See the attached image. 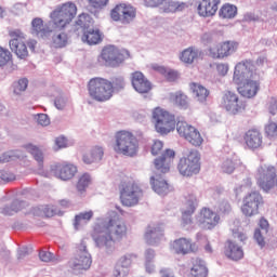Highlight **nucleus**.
<instances>
[{"label":"nucleus","mask_w":277,"mask_h":277,"mask_svg":"<svg viewBox=\"0 0 277 277\" xmlns=\"http://www.w3.org/2000/svg\"><path fill=\"white\" fill-rule=\"evenodd\" d=\"M127 224L120 217V214L111 212L104 230L94 233L92 237L96 248L104 250L106 254H110L116 250V241H122L127 237Z\"/></svg>","instance_id":"1"},{"label":"nucleus","mask_w":277,"mask_h":277,"mask_svg":"<svg viewBox=\"0 0 277 277\" xmlns=\"http://www.w3.org/2000/svg\"><path fill=\"white\" fill-rule=\"evenodd\" d=\"M256 68L250 60L239 62L234 69L233 81L238 87V92L245 98H254L261 90V82L255 80Z\"/></svg>","instance_id":"2"},{"label":"nucleus","mask_w":277,"mask_h":277,"mask_svg":"<svg viewBox=\"0 0 277 277\" xmlns=\"http://www.w3.org/2000/svg\"><path fill=\"white\" fill-rule=\"evenodd\" d=\"M113 148L117 155L135 157L140 150V141H137V137L133 135V132L120 130L115 134V144Z\"/></svg>","instance_id":"3"},{"label":"nucleus","mask_w":277,"mask_h":277,"mask_svg":"<svg viewBox=\"0 0 277 277\" xmlns=\"http://www.w3.org/2000/svg\"><path fill=\"white\" fill-rule=\"evenodd\" d=\"M75 16H77V4L65 2L50 13V25H53L54 29H66L75 21Z\"/></svg>","instance_id":"4"},{"label":"nucleus","mask_w":277,"mask_h":277,"mask_svg":"<svg viewBox=\"0 0 277 277\" xmlns=\"http://www.w3.org/2000/svg\"><path fill=\"white\" fill-rule=\"evenodd\" d=\"M88 94L96 103H107L111 101V81L102 77L91 78L88 82Z\"/></svg>","instance_id":"5"},{"label":"nucleus","mask_w":277,"mask_h":277,"mask_svg":"<svg viewBox=\"0 0 277 277\" xmlns=\"http://www.w3.org/2000/svg\"><path fill=\"white\" fill-rule=\"evenodd\" d=\"M120 201L123 207H135L138 205L140 199L144 196L142 187L133 179L127 177L121 182L120 186Z\"/></svg>","instance_id":"6"},{"label":"nucleus","mask_w":277,"mask_h":277,"mask_svg":"<svg viewBox=\"0 0 277 277\" xmlns=\"http://www.w3.org/2000/svg\"><path fill=\"white\" fill-rule=\"evenodd\" d=\"M9 36L12 38L9 42L11 50L19 57V60H25L27 55H29V51L27 50V44L30 51H36V44L38 41L30 39L27 41V37L19 29L12 30L9 32Z\"/></svg>","instance_id":"7"},{"label":"nucleus","mask_w":277,"mask_h":277,"mask_svg":"<svg viewBox=\"0 0 277 277\" xmlns=\"http://www.w3.org/2000/svg\"><path fill=\"white\" fill-rule=\"evenodd\" d=\"M130 57L131 53H129V50H120L116 45H106L102 49L98 62L103 63L104 66L116 68L120 66L124 60H129Z\"/></svg>","instance_id":"8"},{"label":"nucleus","mask_w":277,"mask_h":277,"mask_svg":"<svg viewBox=\"0 0 277 277\" xmlns=\"http://www.w3.org/2000/svg\"><path fill=\"white\" fill-rule=\"evenodd\" d=\"M151 120L156 131L160 135H168L174 131V115L161 107L154 108Z\"/></svg>","instance_id":"9"},{"label":"nucleus","mask_w":277,"mask_h":277,"mask_svg":"<svg viewBox=\"0 0 277 277\" xmlns=\"http://www.w3.org/2000/svg\"><path fill=\"white\" fill-rule=\"evenodd\" d=\"M68 268L75 274H81V272H88L92 267V255L88 252L84 245H80L76 248L74 256L68 261Z\"/></svg>","instance_id":"10"},{"label":"nucleus","mask_w":277,"mask_h":277,"mask_svg":"<svg viewBox=\"0 0 277 277\" xmlns=\"http://www.w3.org/2000/svg\"><path fill=\"white\" fill-rule=\"evenodd\" d=\"M177 170L182 176L200 174V153L192 149L186 157L180 159Z\"/></svg>","instance_id":"11"},{"label":"nucleus","mask_w":277,"mask_h":277,"mask_svg":"<svg viewBox=\"0 0 277 277\" xmlns=\"http://www.w3.org/2000/svg\"><path fill=\"white\" fill-rule=\"evenodd\" d=\"M265 205V199L259 190H253L247 194L242 199L241 213L246 217H252L253 215H259V209Z\"/></svg>","instance_id":"12"},{"label":"nucleus","mask_w":277,"mask_h":277,"mask_svg":"<svg viewBox=\"0 0 277 277\" xmlns=\"http://www.w3.org/2000/svg\"><path fill=\"white\" fill-rule=\"evenodd\" d=\"M176 132L180 137H184L188 144L195 146V148L200 147L203 144L205 138L196 127L187 123V121H177L176 123Z\"/></svg>","instance_id":"13"},{"label":"nucleus","mask_w":277,"mask_h":277,"mask_svg":"<svg viewBox=\"0 0 277 277\" xmlns=\"http://www.w3.org/2000/svg\"><path fill=\"white\" fill-rule=\"evenodd\" d=\"M135 16H137V10L127 3H119L110 11L111 21L122 25H130V23L135 21Z\"/></svg>","instance_id":"14"},{"label":"nucleus","mask_w":277,"mask_h":277,"mask_svg":"<svg viewBox=\"0 0 277 277\" xmlns=\"http://www.w3.org/2000/svg\"><path fill=\"white\" fill-rule=\"evenodd\" d=\"M239 42L235 40H226L209 48V55L212 60H226L234 53H237Z\"/></svg>","instance_id":"15"},{"label":"nucleus","mask_w":277,"mask_h":277,"mask_svg":"<svg viewBox=\"0 0 277 277\" xmlns=\"http://www.w3.org/2000/svg\"><path fill=\"white\" fill-rule=\"evenodd\" d=\"M221 107L228 111V114L237 116V114H241V111L246 110V102L239 98L237 93L226 91L222 96Z\"/></svg>","instance_id":"16"},{"label":"nucleus","mask_w":277,"mask_h":277,"mask_svg":"<svg viewBox=\"0 0 277 277\" xmlns=\"http://www.w3.org/2000/svg\"><path fill=\"white\" fill-rule=\"evenodd\" d=\"M198 222L203 230H213L220 224V214L209 208H202Z\"/></svg>","instance_id":"17"},{"label":"nucleus","mask_w":277,"mask_h":277,"mask_svg":"<svg viewBox=\"0 0 277 277\" xmlns=\"http://www.w3.org/2000/svg\"><path fill=\"white\" fill-rule=\"evenodd\" d=\"M243 142L250 150H256L263 146V133L256 128L249 129L243 134Z\"/></svg>","instance_id":"18"},{"label":"nucleus","mask_w":277,"mask_h":277,"mask_svg":"<svg viewBox=\"0 0 277 277\" xmlns=\"http://www.w3.org/2000/svg\"><path fill=\"white\" fill-rule=\"evenodd\" d=\"M132 87L138 94H148L153 90V84L142 71H134L131 77Z\"/></svg>","instance_id":"19"},{"label":"nucleus","mask_w":277,"mask_h":277,"mask_svg":"<svg viewBox=\"0 0 277 277\" xmlns=\"http://www.w3.org/2000/svg\"><path fill=\"white\" fill-rule=\"evenodd\" d=\"M54 174L56 179H61V181H70V179H75V175L78 172L77 166L69 162H62L54 166Z\"/></svg>","instance_id":"20"},{"label":"nucleus","mask_w":277,"mask_h":277,"mask_svg":"<svg viewBox=\"0 0 277 277\" xmlns=\"http://www.w3.org/2000/svg\"><path fill=\"white\" fill-rule=\"evenodd\" d=\"M174 159V150L166 149L164 153L154 160V166L157 172L160 174H168L170 172V166H172V160Z\"/></svg>","instance_id":"21"},{"label":"nucleus","mask_w":277,"mask_h":277,"mask_svg":"<svg viewBox=\"0 0 277 277\" xmlns=\"http://www.w3.org/2000/svg\"><path fill=\"white\" fill-rule=\"evenodd\" d=\"M81 41L89 47L103 42V32L98 28H87L82 30Z\"/></svg>","instance_id":"22"},{"label":"nucleus","mask_w":277,"mask_h":277,"mask_svg":"<svg viewBox=\"0 0 277 277\" xmlns=\"http://www.w3.org/2000/svg\"><path fill=\"white\" fill-rule=\"evenodd\" d=\"M221 0H201L197 8L199 16L209 17L215 16Z\"/></svg>","instance_id":"23"},{"label":"nucleus","mask_w":277,"mask_h":277,"mask_svg":"<svg viewBox=\"0 0 277 277\" xmlns=\"http://www.w3.org/2000/svg\"><path fill=\"white\" fill-rule=\"evenodd\" d=\"M209 268L200 259H193L189 269L186 272L185 277H208Z\"/></svg>","instance_id":"24"},{"label":"nucleus","mask_w":277,"mask_h":277,"mask_svg":"<svg viewBox=\"0 0 277 277\" xmlns=\"http://www.w3.org/2000/svg\"><path fill=\"white\" fill-rule=\"evenodd\" d=\"M32 34L37 36V38H41L42 40H47V38H51L53 34V29L49 28V26H44V21L42 18L37 17L31 22Z\"/></svg>","instance_id":"25"},{"label":"nucleus","mask_w":277,"mask_h":277,"mask_svg":"<svg viewBox=\"0 0 277 277\" xmlns=\"http://www.w3.org/2000/svg\"><path fill=\"white\" fill-rule=\"evenodd\" d=\"M145 240L147 246L157 248L163 241V230L160 227L148 226L145 233Z\"/></svg>","instance_id":"26"},{"label":"nucleus","mask_w":277,"mask_h":277,"mask_svg":"<svg viewBox=\"0 0 277 277\" xmlns=\"http://www.w3.org/2000/svg\"><path fill=\"white\" fill-rule=\"evenodd\" d=\"M225 256L232 261H241L243 259V249L232 240H227L225 245Z\"/></svg>","instance_id":"27"},{"label":"nucleus","mask_w":277,"mask_h":277,"mask_svg":"<svg viewBox=\"0 0 277 277\" xmlns=\"http://www.w3.org/2000/svg\"><path fill=\"white\" fill-rule=\"evenodd\" d=\"M150 183L154 192L156 194H159V196H166L168 192H170V185L166 180H162L159 174H155L154 176L150 177Z\"/></svg>","instance_id":"28"},{"label":"nucleus","mask_w":277,"mask_h":277,"mask_svg":"<svg viewBox=\"0 0 277 277\" xmlns=\"http://www.w3.org/2000/svg\"><path fill=\"white\" fill-rule=\"evenodd\" d=\"M200 57H202V51L189 47L181 53L180 60L184 64H194L197 60H200Z\"/></svg>","instance_id":"29"},{"label":"nucleus","mask_w":277,"mask_h":277,"mask_svg":"<svg viewBox=\"0 0 277 277\" xmlns=\"http://www.w3.org/2000/svg\"><path fill=\"white\" fill-rule=\"evenodd\" d=\"M189 88L198 103H207V98H209L210 92L207 88H205V85L197 82H192Z\"/></svg>","instance_id":"30"},{"label":"nucleus","mask_w":277,"mask_h":277,"mask_svg":"<svg viewBox=\"0 0 277 277\" xmlns=\"http://www.w3.org/2000/svg\"><path fill=\"white\" fill-rule=\"evenodd\" d=\"M175 251L177 254H189V252H197L198 247L193 245L192 241L181 238L175 241Z\"/></svg>","instance_id":"31"},{"label":"nucleus","mask_w":277,"mask_h":277,"mask_svg":"<svg viewBox=\"0 0 277 277\" xmlns=\"http://www.w3.org/2000/svg\"><path fill=\"white\" fill-rule=\"evenodd\" d=\"M104 155L105 151L103 150V147L95 146L89 153L84 154L82 159L85 163H94L101 161Z\"/></svg>","instance_id":"32"},{"label":"nucleus","mask_w":277,"mask_h":277,"mask_svg":"<svg viewBox=\"0 0 277 277\" xmlns=\"http://www.w3.org/2000/svg\"><path fill=\"white\" fill-rule=\"evenodd\" d=\"M220 18H235L237 16V8L234 4L225 3L219 10Z\"/></svg>","instance_id":"33"},{"label":"nucleus","mask_w":277,"mask_h":277,"mask_svg":"<svg viewBox=\"0 0 277 277\" xmlns=\"http://www.w3.org/2000/svg\"><path fill=\"white\" fill-rule=\"evenodd\" d=\"M68 45V34L61 31L52 36V47L54 49H64Z\"/></svg>","instance_id":"34"},{"label":"nucleus","mask_w":277,"mask_h":277,"mask_svg":"<svg viewBox=\"0 0 277 277\" xmlns=\"http://www.w3.org/2000/svg\"><path fill=\"white\" fill-rule=\"evenodd\" d=\"M90 185H92V176L89 173H83L78 177L76 189L79 194H84Z\"/></svg>","instance_id":"35"},{"label":"nucleus","mask_w":277,"mask_h":277,"mask_svg":"<svg viewBox=\"0 0 277 277\" xmlns=\"http://www.w3.org/2000/svg\"><path fill=\"white\" fill-rule=\"evenodd\" d=\"M92 217H94V211L89 210L85 212H80L79 214H77L75 216V222H74V226L76 229H79V226H81V224H88V222H90V220H92Z\"/></svg>","instance_id":"36"},{"label":"nucleus","mask_w":277,"mask_h":277,"mask_svg":"<svg viewBox=\"0 0 277 277\" xmlns=\"http://www.w3.org/2000/svg\"><path fill=\"white\" fill-rule=\"evenodd\" d=\"M23 209H25V202L15 200L10 207H4L2 213L3 215H14V213H18V211H23Z\"/></svg>","instance_id":"37"},{"label":"nucleus","mask_w":277,"mask_h":277,"mask_svg":"<svg viewBox=\"0 0 277 277\" xmlns=\"http://www.w3.org/2000/svg\"><path fill=\"white\" fill-rule=\"evenodd\" d=\"M76 25L78 27H81V29L83 31L84 29H90L91 25H94V19L89 14L81 13L78 16V19L76 21Z\"/></svg>","instance_id":"38"},{"label":"nucleus","mask_w":277,"mask_h":277,"mask_svg":"<svg viewBox=\"0 0 277 277\" xmlns=\"http://www.w3.org/2000/svg\"><path fill=\"white\" fill-rule=\"evenodd\" d=\"M26 150L32 155L34 159H36V161L39 163L40 170H42V163L44 162V156L42 155V151L31 144L26 146Z\"/></svg>","instance_id":"39"},{"label":"nucleus","mask_w":277,"mask_h":277,"mask_svg":"<svg viewBox=\"0 0 277 277\" xmlns=\"http://www.w3.org/2000/svg\"><path fill=\"white\" fill-rule=\"evenodd\" d=\"M175 105L180 107V109H187L189 107V97L181 91L175 93Z\"/></svg>","instance_id":"40"},{"label":"nucleus","mask_w":277,"mask_h":277,"mask_svg":"<svg viewBox=\"0 0 277 277\" xmlns=\"http://www.w3.org/2000/svg\"><path fill=\"white\" fill-rule=\"evenodd\" d=\"M151 70H155V72H159L160 75H163L168 81L174 77V71L166 68L164 66H161L159 64H151L150 65Z\"/></svg>","instance_id":"41"},{"label":"nucleus","mask_w":277,"mask_h":277,"mask_svg":"<svg viewBox=\"0 0 277 277\" xmlns=\"http://www.w3.org/2000/svg\"><path fill=\"white\" fill-rule=\"evenodd\" d=\"M265 136L268 140L276 141L277 140V123L276 122H269L264 128Z\"/></svg>","instance_id":"42"},{"label":"nucleus","mask_w":277,"mask_h":277,"mask_svg":"<svg viewBox=\"0 0 277 277\" xmlns=\"http://www.w3.org/2000/svg\"><path fill=\"white\" fill-rule=\"evenodd\" d=\"M10 62H12V52L3 47H0V68L8 66Z\"/></svg>","instance_id":"43"},{"label":"nucleus","mask_w":277,"mask_h":277,"mask_svg":"<svg viewBox=\"0 0 277 277\" xmlns=\"http://www.w3.org/2000/svg\"><path fill=\"white\" fill-rule=\"evenodd\" d=\"M110 81V85H111V94L114 96V92L120 91V90H124V85H127V83L124 82V78L123 77H115L111 78Z\"/></svg>","instance_id":"44"},{"label":"nucleus","mask_w":277,"mask_h":277,"mask_svg":"<svg viewBox=\"0 0 277 277\" xmlns=\"http://www.w3.org/2000/svg\"><path fill=\"white\" fill-rule=\"evenodd\" d=\"M253 238L258 246H260L261 248H265V246H267V241H265V236L263 235V232H261L260 228L255 229Z\"/></svg>","instance_id":"45"},{"label":"nucleus","mask_w":277,"mask_h":277,"mask_svg":"<svg viewBox=\"0 0 277 277\" xmlns=\"http://www.w3.org/2000/svg\"><path fill=\"white\" fill-rule=\"evenodd\" d=\"M28 83L29 81L27 79H19L14 85V93L21 94V92H25L27 90Z\"/></svg>","instance_id":"46"},{"label":"nucleus","mask_w":277,"mask_h":277,"mask_svg":"<svg viewBox=\"0 0 277 277\" xmlns=\"http://www.w3.org/2000/svg\"><path fill=\"white\" fill-rule=\"evenodd\" d=\"M107 3H109V0H89V5L93 8V10H103V8H106Z\"/></svg>","instance_id":"47"},{"label":"nucleus","mask_w":277,"mask_h":277,"mask_svg":"<svg viewBox=\"0 0 277 277\" xmlns=\"http://www.w3.org/2000/svg\"><path fill=\"white\" fill-rule=\"evenodd\" d=\"M195 211H196V199L187 201L183 217H187V216L192 215Z\"/></svg>","instance_id":"48"},{"label":"nucleus","mask_w":277,"mask_h":277,"mask_svg":"<svg viewBox=\"0 0 277 277\" xmlns=\"http://www.w3.org/2000/svg\"><path fill=\"white\" fill-rule=\"evenodd\" d=\"M222 170L225 174H233L235 172V163L233 160H225L222 164Z\"/></svg>","instance_id":"49"},{"label":"nucleus","mask_w":277,"mask_h":277,"mask_svg":"<svg viewBox=\"0 0 277 277\" xmlns=\"http://www.w3.org/2000/svg\"><path fill=\"white\" fill-rule=\"evenodd\" d=\"M161 150H163V142L154 141V144L151 145V155H154V157H157V155H159Z\"/></svg>","instance_id":"50"},{"label":"nucleus","mask_w":277,"mask_h":277,"mask_svg":"<svg viewBox=\"0 0 277 277\" xmlns=\"http://www.w3.org/2000/svg\"><path fill=\"white\" fill-rule=\"evenodd\" d=\"M174 10V3L172 1H163L162 8H160V12L162 14H170Z\"/></svg>","instance_id":"51"},{"label":"nucleus","mask_w":277,"mask_h":277,"mask_svg":"<svg viewBox=\"0 0 277 277\" xmlns=\"http://www.w3.org/2000/svg\"><path fill=\"white\" fill-rule=\"evenodd\" d=\"M216 72L220 77H226L228 75V64L221 63L216 65Z\"/></svg>","instance_id":"52"},{"label":"nucleus","mask_w":277,"mask_h":277,"mask_svg":"<svg viewBox=\"0 0 277 277\" xmlns=\"http://www.w3.org/2000/svg\"><path fill=\"white\" fill-rule=\"evenodd\" d=\"M39 259L43 263H51V261H53V253L47 252V251H41L39 253Z\"/></svg>","instance_id":"53"},{"label":"nucleus","mask_w":277,"mask_h":277,"mask_svg":"<svg viewBox=\"0 0 277 277\" xmlns=\"http://www.w3.org/2000/svg\"><path fill=\"white\" fill-rule=\"evenodd\" d=\"M38 124H41V127H49L51 124V120L49 119V116L41 114L38 116L37 119Z\"/></svg>","instance_id":"54"},{"label":"nucleus","mask_w":277,"mask_h":277,"mask_svg":"<svg viewBox=\"0 0 277 277\" xmlns=\"http://www.w3.org/2000/svg\"><path fill=\"white\" fill-rule=\"evenodd\" d=\"M166 0H144L146 8H159Z\"/></svg>","instance_id":"55"},{"label":"nucleus","mask_w":277,"mask_h":277,"mask_svg":"<svg viewBox=\"0 0 277 277\" xmlns=\"http://www.w3.org/2000/svg\"><path fill=\"white\" fill-rule=\"evenodd\" d=\"M55 145L57 148H66L68 146V141L64 136H58L55 138Z\"/></svg>","instance_id":"56"},{"label":"nucleus","mask_w":277,"mask_h":277,"mask_svg":"<svg viewBox=\"0 0 277 277\" xmlns=\"http://www.w3.org/2000/svg\"><path fill=\"white\" fill-rule=\"evenodd\" d=\"M0 177L2 179V181H5L6 183H10V181H14V179H16V176L13 173L5 171L0 173Z\"/></svg>","instance_id":"57"},{"label":"nucleus","mask_w":277,"mask_h":277,"mask_svg":"<svg viewBox=\"0 0 277 277\" xmlns=\"http://www.w3.org/2000/svg\"><path fill=\"white\" fill-rule=\"evenodd\" d=\"M54 105L56 109H64L66 107V98L56 97V100L54 101Z\"/></svg>","instance_id":"58"},{"label":"nucleus","mask_w":277,"mask_h":277,"mask_svg":"<svg viewBox=\"0 0 277 277\" xmlns=\"http://www.w3.org/2000/svg\"><path fill=\"white\" fill-rule=\"evenodd\" d=\"M259 226L262 230H265V233L269 230V222L265 217L260 219Z\"/></svg>","instance_id":"59"},{"label":"nucleus","mask_w":277,"mask_h":277,"mask_svg":"<svg viewBox=\"0 0 277 277\" xmlns=\"http://www.w3.org/2000/svg\"><path fill=\"white\" fill-rule=\"evenodd\" d=\"M12 159H14V155L5 153L0 157V163H8L9 161H12Z\"/></svg>","instance_id":"60"},{"label":"nucleus","mask_w":277,"mask_h":277,"mask_svg":"<svg viewBox=\"0 0 277 277\" xmlns=\"http://www.w3.org/2000/svg\"><path fill=\"white\" fill-rule=\"evenodd\" d=\"M145 259L148 263H150V261H153V259H155V250L153 249H147L145 251Z\"/></svg>","instance_id":"61"},{"label":"nucleus","mask_w":277,"mask_h":277,"mask_svg":"<svg viewBox=\"0 0 277 277\" xmlns=\"http://www.w3.org/2000/svg\"><path fill=\"white\" fill-rule=\"evenodd\" d=\"M232 208L228 203H223L220 208V213H223V215H226L227 213H230Z\"/></svg>","instance_id":"62"},{"label":"nucleus","mask_w":277,"mask_h":277,"mask_svg":"<svg viewBox=\"0 0 277 277\" xmlns=\"http://www.w3.org/2000/svg\"><path fill=\"white\" fill-rule=\"evenodd\" d=\"M175 6V12H183V10H185V8H187L186 3H181V2H175L174 3Z\"/></svg>","instance_id":"63"},{"label":"nucleus","mask_w":277,"mask_h":277,"mask_svg":"<svg viewBox=\"0 0 277 277\" xmlns=\"http://www.w3.org/2000/svg\"><path fill=\"white\" fill-rule=\"evenodd\" d=\"M160 276L161 277H174L172 276V272H170V269L168 268H163L160 271Z\"/></svg>","instance_id":"64"}]
</instances>
